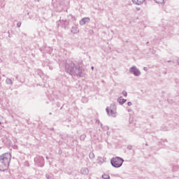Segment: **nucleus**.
Masks as SVG:
<instances>
[{"mask_svg": "<svg viewBox=\"0 0 179 179\" xmlns=\"http://www.w3.org/2000/svg\"><path fill=\"white\" fill-rule=\"evenodd\" d=\"M82 62H69L65 64V71L71 76L83 78V69L80 67Z\"/></svg>", "mask_w": 179, "mask_h": 179, "instance_id": "nucleus-1", "label": "nucleus"}, {"mask_svg": "<svg viewBox=\"0 0 179 179\" xmlns=\"http://www.w3.org/2000/svg\"><path fill=\"white\" fill-rule=\"evenodd\" d=\"M12 155L9 152H6L0 155V171H5L9 168V163H10Z\"/></svg>", "mask_w": 179, "mask_h": 179, "instance_id": "nucleus-2", "label": "nucleus"}, {"mask_svg": "<svg viewBox=\"0 0 179 179\" xmlns=\"http://www.w3.org/2000/svg\"><path fill=\"white\" fill-rule=\"evenodd\" d=\"M122 163H124V159L120 157H113L110 159L111 166L115 169L121 167V166H122Z\"/></svg>", "mask_w": 179, "mask_h": 179, "instance_id": "nucleus-3", "label": "nucleus"}, {"mask_svg": "<svg viewBox=\"0 0 179 179\" xmlns=\"http://www.w3.org/2000/svg\"><path fill=\"white\" fill-rule=\"evenodd\" d=\"M117 107L115 103H112L110 108H106V111L110 117H115L117 114V111L115 110Z\"/></svg>", "mask_w": 179, "mask_h": 179, "instance_id": "nucleus-4", "label": "nucleus"}, {"mask_svg": "<svg viewBox=\"0 0 179 179\" xmlns=\"http://www.w3.org/2000/svg\"><path fill=\"white\" fill-rule=\"evenodd\" d=\"M34 162L38 167H44V157L42 156L38 155L34 159Z\"/></svg>", "mask_w": 179, "mask_h": 179, "instance_id": "nucleus-5", "label": "nucleus"}, {"mask_svg": "<svg viewBox=\"0 0 179 179\" xmlns=\"http://www.w3.org/2000/svg\"><path fill=\"white\" fill-rule=\"evenodd\" d=\"M129 72L134 75V76H141V71H139V69L136 68V66H131L129 69Z\"/></svg>", "mask_w": 179, "mask_h": 179, "instance_id": "nucleus-6", "label": "nucleus"}, {"mask_svg": "<svg viewBox=\"0 0 179 179\" xmlns=\"http://www.w3.org/2000/svg\"><path fill=\"white\" fill-rule=\"evenodd\" d=\"M89 22H90V18L84 17L80 20V26H83L84 24H86V23H89Z\"/></svg>", "mask_w": 179, "mask_h": 179, "instance_id": "nucleus-7", "label": "nucleus"}, {"mask_svg": "<svg viewBox=\"0 0 179 179\" xmlns=\"http://www.w3.org/2000/svg\"><path fill=\"white\" fill-rule=\"evenodd\" d=\"M80 173L83 176H87V174H89V169L86 167L82 168L80 170Z\"/></svg>", "mask_w": 179, "mask_h": 179, "instance_id": "nucleus-8", "label": "nucleus"}, {"mask_svg": "<svg viewBox=\"0 0 179 179\" xmlns=\"http://www.w3.org/2000/svg\"><path fill=\"white\" fill-rule=\"evenodd\" d=\"M133 3H134V5H143V3L145 2V1L146 0H131Z\"/></svg>", "mask_w": 179, "mask_h": 179, "instance_id": "nucleus-9", "label": "nucleus"}, {"mask_svg": "<svg viewBox=\"0 0 179 179\" xmlns=\"http://www.w3.org/2000/svg\"><path fill=\"white\" fill-rule=\"evenodd\" d=\"M117 101L119 103V104L122 106V104H124V103L127 102V99H122V96H120L119 98H117Z\"/></svg>", "mask_w": 179, "mask_h": 179, "instance_id": "nucleus-10", "label": "nucleus"}, {"mask_svg": "<svg viewBox=\"0 0 179 179\" xmlns=\"http://www.w3.org/2000/svg\"><path fill=\"white\" fill-rule=\"evenodd\" d=\"M71 33H73V34H78V33H79V28L76 26L73 27L71 28Z\"/></svg>", "mask_w": 179, "mask_h": 179, "instance_id": "nucleus-11", "label": "nucleus"}, {"mask_svg": "<svg viewBox=\"0 0 179 179\" xmlns=\"http://www.w3.org/2000/svg\"><path fill=\"white\" fill-rule=\"evenodd\" d=\"M6 85H10L12 86V85H13V81H12V79L8 78L6 79Z\"/></svg>", "mask_w": 179, "mask_h": 179, "instance_id": "nucleus-12", "label": "nucleus"}, {"mask_svg": "<svg viewBox=\"0 0 179 179\" xmlns=\"http://www.w3.org/2000/svg\"><path fill=\"white\" fill-rule=\"evenodd\" d=\"M59 22H60V23H66V24H67V26H68V24H69V21H68V20H59Z\"/></svg>", "mask_w": 179, "mask_h": 179, "instance_id": "nucleus-13", "label": "nucleus"}, {"mask_svg": "<svg viewBox=\"0 0 179 179\" xmlns=\"http://www.w3.org/2000/svg\"><path fill=\"white\" fill-rule=\"evenodd\" d=\"M156 3H164V0H154Z\"/></svg>", "mask_w": 179, "mask_h": 179, "instance_id": "nucleus-14", "label": "nucleus"}, {"mask_svg": "<svg viewBox=\"0 0 179 179\" xmlns=\"http://www.w3.org/2000/svg\"><path fill=\"white\" fill-rule=\"evenodd\" d=\"M80 141H85L86 139V135L85 134H82L80 137Z\"/></svg>", "mask_w": 179, "mask_h": 179, "instance_id": "nucleus-15", "label": "nucleus"}, {"mask_svg": "<svg viewBox=\"0 0 179 179\" xmlns=\"http://www.w3.org/2000/svg\"><path fill=\"white\" fill-rule=\"evenodd\" d=\"M89 157H90V159H94V153H93L92 152H91L89 154Z\"/></svg>", "mask_w": 179, "mask_h": 179, "instance_id": "nucleus-16", "label": "nucleus"}, {"mask_svg": "<svg viewBox=\"0 0 179 179\" xmlns=\"http://www.w3.org/2000/svg\"><path fill=\"white\" fill-rule=\"evenodd\" d=\"M103 179H110V176L104 174L102 176Z\"/></svg>", "mask_w": 179, "mask_h": 179, "instance_id": "nucleus-17", "label": "nucleus"}, {"mask_svg": "<svg viewBox=\"0 0 179 179\" xmlns=\"http://www.w3.org/2000/svg\"><path fill=\"white\" fill-rule=\"evenodd\" d=\"M122 94L123 96H124V97H127V96H128V94L127 93L126 91H123V92H122Z\"/></svg>", "mask_w": 179, "mask_h": 179, "instance_id": "nucleus-18", "label": "nucleus"}, {"mask_svg": "<svg viewBox=\"0 0 179 179\" xmlns=\"http://www.w3.org/2000/svg\"><path fill=\"white\" fill-rule=\"evenodd\" d=\"M45 178H46L47 179H52V177H51V176H50L49 174H46V175H45Z\"/></svg>", "mask_w": 179, "mask_h": 179, "instance_id": "nucleus-19", "label": "nucleus"}, {"mask_svg": "<svg viewBox=\"0 0 179 179\" xmlns=\"http://www.w3.org/2000/svg\"><path fill=\"white\" fill-rule=\"evenodd\" d=\"M20 26H22V22H18L17 23V27H20Z\"/></svg>", "mask_w": 179, "mask_h": 179, "instance_id": "nucleus-20", "label": "nucleus"}, {"mask_svg": "<svg viewBox=\"0 0 179 179\" xmlns=\"http://www.w3.org/2000/svg\"><path fill=\"white\" fill-rule=\"evenodd\" d=\"M1 121H3V117L0 115V125L2 124Z\"/></svg>", "mask_w": 179, "mask_h": 179, "instance_id": "nucleus-21", "label": "nucleus"}, {"mask_svg": "<svg viewBox=\"0 0 179 179\" xmlns=\"http://www.w3.org/2000/svg\"><path fill=\"white\" fill-rule=\"evenodd\" d=\"M127 149H128L129 150H132V145H128V146H127Z\"/></svg>", "mask_w": 179, "mask_h": 179, "instance_id": "nucleus-22", "label": "nucleus"}, {"mask_svg": "<svg viewBox=\"0 0 179 179\" xmlns=\"http://www.w3.org/2000/svg\"><path fill=\"white\" fill-rule=\"evenodd\" d=\"M127 106H132V102H128V103H127Z\"/></svg>", "mask_w": 179, "mask_h": 179, "instance_id": "nucleus-23", "label": "nucleus"}, {"mask_svg": "<svg viewBox=\"0 0 179 179\" xmlns=\"http://www.w3.org/2000/svg\"><path fill=\"white\" fill-rule=\"evenodd\" d=\"M143 70L145 71V72H148V67H144Z\"/></svg>", "mask_w": 179, "mask_h": 179, "instance_id": "nucleus-24", "label": "nucleus"}, {"mask_svg": "<svg viewBox=\"0 0 179 179\" xmlns=\"http://www.w3.org/2000/svg\"><path fill=\"white\" fill-rule=\"evenodd\" d=\"M8 37L10 38V37H11V36H10V32L9 31H8Z\"/></svg>", "mask_w": 179, "mask_h": 179, "instance_id": "nucleus-25", "label": "nucleus"}, {"mask_svg": "<svg viewBox=\"0 0 179 179\" xmlns=\"http://www.w3.org/2000/svg\"><path fill=\"white\" fill-rule=\"evenodd\" d=\"M173 167H175L176 170H178V166H175Z\"/></svg>", "mask_w": 179, "mask_h": 179, "instance_id": "nucleus-26", "label": "nucleus"}, {"mask_svg": "<svg viewBox=\"0 0 179 179\" xmlns=\"http://www.w3.org/2000/svg\"><path fill=\"white\" fill-rule=\"evenodd\" d=\"M96 122L99 124V122H100V120H96Z\"/></svg>", "mask_w": 179, "mask_h": 179, "instance_id": "nucleus-27", "label": "nucleus"}, {"mask_svg": "<svg viewBox=\"0 0 179 179\" xmlns=\"http://www.w3.org/2000/svg\"><path fill=\"white\" fill-rule=\"evenodd\" d=\"M91 68H92V69H94V66H92Z\"/></svg>", "mask_w": 179, "mask_h": 179, "instance_id": "nucleus-28", "label": "nucleus"}, {"mask_svg": "<svg viewBox=\"0 0 179 179\" xmlns=\"http://www.w3.org/2000/svg\"><path fill=\"white\" fill-rule=\"evenodd\" d=\"M52 113H49V115H52Z\"/></svg>", "mask_w": 179, "mask_h": 179, "instance_id": "nucleus-29", "label": "nucleus"}, {"mask_svg": "<svg viewBox=\"0 0 179 179\" xmlns=\"http://www.w3.org/2000/svg\"><path fill=\"white\" fill-rule=\"evenodd\" d=\"M137 10H141V8H137Z\"/></svg>", "mask_w": 179, "mask_h": 179, "instance_id": "nucleus-30", "label": "nucleus"}, {"mask_svg": "<svg viewBox=\"0 0 179 179\" xmlns=\"http://www.w3.org/2000/svg\"><path fill=\"white\" fill-rule=\"evenodd\" d=\"M178 63L179 64V59H178Z\"/></svg>", "mask_w": 179, "mask_h": 179, "instance_id": "nucleus-31", "label": "nucleus"}, {"mask_svg": "<svg viewBox=\"0 0 179 179\" xmlns=\"http://www.w3.org/2000/svg\"><path fill=\"white\" fill-rule=\"evenodd\" d=\"M173 171H176V170H174V169H173Z\"/></svg>", "mask_w": 179, "mask_h": 179, "instance_id": "nucleus-32", "label": "nucleus"}, {"mask_svg": "<svg viewBox=\"0 0 179 179\" xmlns=\"http://www.w3.org/2000/svg\"><path fill=\"white\" fill-rule=\"evenodd\" d=\"M168 62H171V61H168Z\"/></svg>", "mask_w": 179, "mask_h": 179, "instance_id": "nucleus-33", "label": "nucleus"}, {"mask_svg": "<svg viewBox=\"0 0 179 179\" xmlns=\"http://www.w3.org/2000/svg\"><path fill=\"white\" fill-rule=\"evenodd\" d=\"M145 146H148V144H145Z\"/></svg>", "mask_w": 179, "mask_h": 179, "instance_id": "nucleus-34", "label": "nucleus"}, {"mask_svg": "<svg viewBox=\"0 0 179 179\" xmlns=\"http://www.w3.org/2000/svg\"><path fill=\"white\" fill-rule=\"evenodd\" d=\"M46 159H48V157H46Z\"/></svg>", "mask_w": 179, "mask_h": 179, "instance_id": "nucleus-35", "label": "nucleus"}, {"mask_svg": "<svg viewBox=\"0 0 179 179\" xmlns=\"http://www.w3.org/2000/svg\"><path fill=\"white\" fill-rule=\"evenodd\" d=\"M38 1H39L40 0H37Z\"/></svg>", "mask_w": 179, "mask_h": 179, "instance_id": "nucleus-36", "label": "nucleus"}]
</instances>
